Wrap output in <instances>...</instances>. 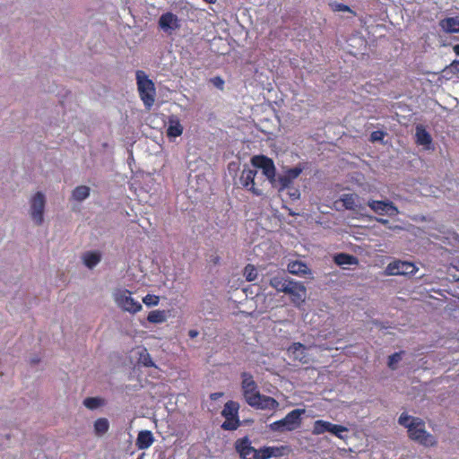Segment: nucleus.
<instances>
[{"label":"nucleus","mask_w":459,"mask_h":459,"mask_svg":"<svg viewBox=\"0 0 459 459\" xmlns=\"http://www.w3.org/2000/svg\"><path fill=\"white\" fill-rule=\"evenodd\" d=\"M398 423L407 429L411 440L425 446L436 445L437 439L426 430L425 422L421 419L402 413L398 419Z\"/></svg>","instance_id":"obj_1"},{"label":"nucleus","mask_w":459,"mask_h":459,"mask_svg":"<svg viewBox=\"0 0 459 459\" xmlns=\"http://www.w3.org/2000/svg\"><path fill=\"white\" fill-rule=\"evenodd\" d=\"M305 413L304 409H295L290 411L283 419L276 420L269 425L273 432L293 431L300 427L301 417Z\"/></svg>","instance_id":"obj_2"},{"label":"nucleus","mask_w":459,"mask_h":459,"mask_svg":"<svg viewBox=\"0 0 459 459\" xmlns=\"http://www.w3.org/2000/svg\"><path fill=\"white\" fill-rule=\"evenodd\" d=\"M137 87L144 106L150 108L154 103L155 87L143 71L136 72Z\"/></svg>","instance_id":"obj_3"},{"label":"nucleus","mask_w":459,"mask_h":459,"mask_svg":"<svg viewBox=\"0 0 459 459\" xmlns=\"http://www.w3.org/2000/svg\"><path fill=\"white\" fill-rule=\"evenodd\" d=\"M116 304L124 311L135 314L142 309V304L132 297V293L126 289H117L113 292Z\"/></svg>","instance_id":"obj_4"},{"label":"nucleus","mask_w":459,"mask_h":459,"mask_svg":"<svg viewBox=\"0 0 459 459\" xmlns=\"http://www.w3.org/2000/svg\"><path fill=\"white\" fill-rule=\"evenodd\" d=\"M30 214L32 221L37 225H41L43 222V215L46 205V197L43 193L37 192L30 201Z\"/></svg>","instance_id":"obj_5"},{"label":"nucleus","mask_w":459,"mask_h":459,"mask_svg":"<svg viewBox=\"0 0 459 459\" xmlns=\"http://www.w3.org/2000/svg\"><path fill=\"white\" fill-rule=\"evenodd\" d=\"M251 164L255 168L261 169L266 178L271 183H273L275 180L276 169L273 160L264 155H255L252 157Z\"/></svg>","instance_id":"obj_6"},{"label":"nucleus","mask_w":459,"mask_h":459,"mask_svg":"<svg viewBox=\"0 0 459 459\" xmlns=\"http://www.w3.org/2000/svg\"><path fill=\"white\" fill-rule=\"evenodd\" d=\"M417 267L414 264L395 260L390 263L385 268L386 275H413L417 272Z\"/></svg>","instance_id":"obj_7"},{"label":"nucleus","mask_w":459,"mask_h":459,"mask_svg":"<svg viewBox=\"0 0 459 459\" xmlns=\"http://www.w3.org/2000/svg\"><path fill=\"white\" fill-rule=\"evenodd\" d=\"M368 206L378 215L395 216L399 213L398 208L389 200L378 201L370 199L368 201Z\"/></svg>","instance_id":"obj_8"},{"label":"nucleus","mask_w":459,"mask_h":459,"mask_svg":"<svg viewBox=\"0 0 459 459\" xmlns=\"http://www.w3.org/2000/svg\"><path fill=\"white\" fill-rule=\"evenodd\" d=\"M257 174L255 169H251L248 166H245L241 172L239 182L243 187L251 191L255 195L260 196L263 195V191L255 187V178Z\"/></svg>","instance_id":"obj_9"},{"label":"nucleus","mask_w":459,"mask_h":459,"mask_svg":"<svg viewBox=\"0 0 459 459\" xmlns=\"http://www.w3.org/2000/svg\"><path fill=\"white\" fill-rule=\"evenodd\" d=\"M249 405L260 410H276L279 403L273 397L258 393L255 397L249 398Z\"/></svg>","instance_id":"obj_10"},{"label":"nucleus","mask_w":459,"mask_h":459,"mask_svg":"<svg viewBox=\"0 0 459 459\" xmlns=\"http://www.w3.org/2000/svg\"><path fill=\"white\" fill-rule=\"evenodd\" d=\"M159 26L164 32L171 34L180 27V20L173 13L167 12L159 18Z\"/></svg>","instance_id":"obj_11"},{"label":"nucleus","mask_w":459,"mask_h":459,"mask_svg":"<svg viewBox=\"0 0 459 459\" xmlns=\"http://www.w3.org/2000/svg\"><path fill=\"white\" fill-rule=\"evenodd\" d=\"M307 290L305 286L298 281L291 280L285 291L286 294L291 296V300L294 304H300L305 301Z\"/></svg>","instance_id":"obj_12"},{"label":"nucleus","mask_w":459,"mask_h":459,"mask_svg":"<svg viewBox=\"0 0 459 459\" xmlns=\"http://www.w3.org/2000/svg\"><path fill=\"white\" fill-rule=\"evenodd\" d=\"M235 446L242 459H255L256 449L251 446V441L248 437H245L238 439Z\"/></svg>","instance_id":"obj_13"},{"label":"nucleus","mask_w":459,"mask_h":459,"mask_svg":"<svg viewBox=\"0 0 459 459\" xmlns=\"http://www.w3.org/2000/svg\"><path fill=\"white\" fill-rule=\"evenodd\" d=\"M242 377V390L245 400L249 403V398L255 397L259 392L257 391V385L253 379L251 374L244 372L241 375Z\"/></svg>","instance_id":"obj_14"},{"label":"nucleus","mask_w":459,"mask_h":459,"mask_svg":"<svg viewBox=\"0 0 459 459\" xmlns=\"http://www.w3.org/2000/svg\"><path fill=\"white\" fill-rule=\"evenodd\" d=\"M289 355L295 360H298L303 364L310 362V358L307 354V348L300 342H293L288 348Z\"/></svg>","instance_id":"obj_15"},{"label":"nucleus","mask_w":459,"mask_h":459,"mask_svg":"<svg viewBox=\"0 0 459 459\" xmlns=\"http://www.w3.org/2000/svg\"><path fill=\"white\" fill-rule=\"evenodd\" d=\"M284 446H264L256 449L255 459H270L272 457H278L283 455Z\"/></svg>","instance_id":"obj_16"},{"label":"nucleus","mask_w":459,"mask_h":459,"mask_svg":"<svg viewBox=\"0 0 459 459\" xmlns=\"http://www.w3.org/2000/svg\"><path fill=\"white\" fill-rule=\"evenodd\" d=\"M415 137L416 143L423 146L424 149L430 150L432 148V137L422 125L416 126Z\"/></svg>","instance_id":"obj_17"},{"label":"nucleus","mask_w":459,"mask_h":459,"mask_svg":"<svg viewBox=\"0 0 459 459\" xmlns=\"http://www.w3.org/2000/svg\"><path fill=\"white\" fill-rule=\"evenodd\" d=\"M439 26L446 33H459V16L442 19L439 21Z\"/></svg>","instance_id":"obj_18"},{"label":"nucleus","mask_w":459,"mask_h":459,"mask_svg":"<svg viewBox=\"0 0 459 459\" xmlns=\"http://www.w3.org/2000/svg\"><path fill=\"white\" fill-rule=\"evenodd\" d=\"M183 133V126L177 116H170L168 120L167 135L169 138L180 136Z\"/></svg>","instance_id":"obj_19"},{"label":"nucleus","mask_w":459,"mask_h":459,"mask_svg":"<svg viewBox=\"0 0 459 459\" xmlns=\"http://www.w3.org/2000/svg\"><path fill=\"white\" fill-rule=\"evenodd\" d=\"M340 201L347 210L363 209L362 204L359 203V197L356 194H343Z\"/></svg>","instance_id":"obj_20"},{"label":"nucleus","mask_w":459,"mask_h":459,"mask_svg":"<svg viewBox=\"0 0 459 459\" xmlns=\"http://www.w3.org/2000/svg\"><path fill=\"white\" fill-rule=\"evenodd\" d=\"M154 442V437L150 430H141L136 438V446L140 450L149 448Z\"/></svg>","instance_id":"obj_21"},{"label":"nucleus","mask_w":459,"mask_h":459,"mask_svg":"<svg viewBox=\"0 0 459 459\" xmlns=\"http://www.w3.org/2000/svg\"><path fill=\"white\" fill-rule=\"evenodd\" d=\"M291 280L283 274H277L270 278V285L279 292L286 291Z\"/></svg>","instance_id":"obj_22"},{"label":"nucleus","mask_w":459,"mask_h":459,"mask_svg":"<svg viewBox=\"0 0 459 459\" xmlns=\"http://www.w3.org/2000/svg\"><path fill=\"white\" fill-rule=\"evenodd\" d=\"M288 271L290 273L298 276H304L307 273H310V270L307 264L300 261H293L289 263Z\"/></svg>","instance_id":"obj_23"},{"label":"nucleus","mask_w":459,"mask_h":459,"mask_svg":"<svg viewBox=\"0 0 459 459\" xmlns=\"http://www.w3.org/2000/svg\"><path fill=\"white\" fill-rule=\"evenodd\" d=\"M101 259V255L98 251H88L82 255V261L89 269L94 268Z\"/></svg>","instance_id":"obj_24"},{"label":"nucleus","mask_w":459,"mask_h":459,"mask_svg":"<svg viewBox=\"0 0 459 459\" xmlns=\"http://www.w3.org/2000/svg\"><path fill=\"white\" fill-rule=\"evenodd\" d=\"M238 404L233 401H229L225 403L221 415L229 420V418H237L238 412Z\"/></svg>","instance_id":"obj_25"},{"label":"nucleus","mask_w":459,"mask_h":459,"mask_svg":"<svg viewBox=\"0 0 459 459\" xmlns=\"http://www.w3.org/2000/svg\"><path fill=\"white\" fill-rule=\"evenodd\" d=\"M333 423L323 420H317L314 422L313 430L312 433L314 435H321L325 432L331 431V428L333 427Z\"/></svg>","instance_id":"obj_26"},{"label":"nucleus","mask_w":459,"mask_h":459,"mask_svg":"<svg viewBox=\"0 0 459 459\" xmlns=\"http://www.w3.org/2000/svg\"><path fill=\"white\" fill-rule=\"evenodd\" d=\"M138 355V364L143 365L144 367H156L151 355L145 348H139L137 351Z\"/></svg>","instance_id":"obj_27"},{"label":"nucleus","mask_w":459,"mask_h":459,"mask_svg":"<svg viewBox=\"0 0 459 459\" xmlns=\"http://www.w3.org/2000/svg\"><path fill=\"white\" fill-rule=\"evenodd\" d=\"M334 262L338 265H353L358 264V259L351 255L340 253L334 256Z\"/></svg>","instance_id":"obj_28"},{"label":"nucleus","mask_w":459,"mask_h":459,"mask_svg":"<svg viewBox=\"0 0 459 459\" xmlns=\"http://www.w3.org/2000/svg\"><path fill=\"white\" fill-rule=\"evenodd\" d=\"M91 189L86 186L75 187L72 193V197L77 202H82L90 196Z\"/></svg>","instance_id":"obj_29"},{"label":"nucleus","mask_w":459,"mask_h":459,"mask_svg":"<svg viewBox=\"0 0 459 459\" xmlns=\"http://www.w3.org/2000/svg\"><path fill=\"white\" fill-rule=\"evenodd\" d=\"M167 319V315L164 310H152L149 313L147 316V320L150 323L160 324L165 322Z\"/></svg>","instance_id":"obj_30"},{"label":"nucleus","mask_w":459,"mask_h":459,"mask_svg":"<svg viewBox=\"0 0 459 459\" xmlns=\"http://www.w3.org/2000/svg\"><path fill=\"white\" fill-rule=\"evenodd\" d=\"M109 428L108 420L105 418H100L94 422V430L97 435L105 434Z\"/></svg>","instance_id":"obj_31"},{"label":"nucleus","mask_w":459,"mask_h":459,"mask_svg":"<svg viewBox=\"0 0 459 459\" xmlns=\"http://www.w3.org/2000/svg\"><path fill=\"white\" fill-rule=\"evenodd\" d=\"M346 432H348V429L346 427L337 424H333L330 431L331 434L342 440L348 437L346 435H344Z\"/></svg>","instance_id":"obj_32"},{"label":"nucleus","mask_w":459,"mask_h":459,"mask_svg":"<svg viewBox=\"0 0 459 459\" xmlns=\"http://www.w3.org/2000/svg\"><path fill=\"white\" fill-rule=\"evenodd\" d=\"M102 404V400L98 397H88L84 399L83 405L90 409V410H95L98 407H100Z\"/></svg>","instance_id":"obj_33"},{"label":"nucleus","mask_w":459,"mask_h":459,"mask_svg":"<svg viewBox=\"0 0 459 459\" xmlns=\"http://www.w3.org/2000/svg\"><path fill=\"white\" fill-rule=\"evenodd\" d=\"M239 426L238 417L237 418H229V420L225 419V421L222 423L221 428L225 430H235Z\"/></svg>","instance_id":"obj_34"},{"label":"nucleus","mask_w":459,"mask_h":459,"mask_svg":"<svg viewBox=\"0 0 459 459\" xmlns=\"http://www.w3.org/2000/svg\"><path fill=\"white\" fill-rule=\"evenodd\" d=\"M244 276L248 281H255L257 277L256 268L252 264H247L244 269Z\"/></svg>","instance_id":"obj_35"},{"label":"nucleus","mask_w":459,"mask_h":459,"mask_svg":"<svg viewBox=\"0 0 459 459\" xmlns=\"http://www.w3.org/2000/svg\"><path fill=\"white\" fill-rule=\"evenodd\" d=\"M329 5L333 12H348L352 14H355L354 12L350 8V6H348L344 4L338 3V2H333V3H330Z\"/></svg>","instance_id":"obj_36"},{"label":"nucleus","mask_w":459,"mask_h":459,"mask_svg":"<svg viewBox=\"0 0 459 459\" xmlns=\"http://www.w3.org/2000/svg\"><path fill=\"white\" fill-rule=\"evenodd\" d=\"M402 353L403 352H395L389 356L388 358V367L391 369H394L396 364L402 359Z\"/></svg>","instance_id":"obj_37"},{"label":"nucleus","mask_w":459,"mask_h":459,"mask_svg":"<svg viewBox=\"0 0 459 459\" xmlns=\"http://www.w3.org/2000/svg\"><path fill=\"white\" fill-rule=\"evenodd\" d=\"M159 297L158 296H155V295H151V294H148L146 295L143 299V302L148 306V307H152V306H156L158 305L159 303Z\"/></svg>","instance_id":"obj_38"},{"label":"nucleus","mask_w":459,"mask_h":459,"mask_svg":"<svg viewBox=\"0 0 459 459\" xmlns=\"http://www.w3.org/2000/svg\"><path fill=\"white\" fill-rule=\"evenodd\" d=\"M278 181L280 184V190L288 188L292 183V180L290 178H289V177L286 174L283 176H281L279 178Z\"/></svg>","instance_id":"obj_39"},{"label":"nucleus","mask_w":459,"mask_h":459,"mask_svg":"<svg viewBox=\"0 0 459 459\" xmlns=\"http://www.w3.org/2000/svg\"><path fill=\"white\" fill-rule=\"evenodd\" d=\"M302 172V169L299 167H294L287 170L286 175L290 178L292 181L297 178Z\"/></svg>","instance_id":"obj_40"},{"label":"nucleus","mask_w":459,"mask_h":459,"mask_svg":"<svg viewBox=\"0 0 459 459\" xmlns=\"http://www.w3.org/2000/svg\"><path fill=\"white\" fill-rule=\"evenodd\" d=\"M210 82L217 89L223 90L225 82H224V80L221 76L212 77L210 79Z\"/></svg>","instance_id":"obj_41"},{"label":"nucleus","mask_w":459,"mask_h":459,"mask_svg":"<svg viewBox=\"0 0 459 459\" xmlns=\"http://www.w3.org/2000/svg\"><path fill=\"white\" fill-rule=\"evenodd\" d=\"M385 136V133L380 130H377L371 133L370 134V141L371 142H378L382 141Z\"/></svg>","instance_id":"obj_42"},{"label":"nucleus","mask_w":459,"mask_h":459,"mask_svg":"<svg viewBox=\"0 0 459 459\" xmlns=\"http://www.w3.org/2000/svg\"><path fill=\"white\" fill-rule=\"evenodd\" d=\"M376 221L386 227H388V229L392 230V229H394L395 227H392L390 226V223H389V221L386 220V219H384V218H376Z\"/></svg>","instance_id":"obj_43"},{"label":"nucleus","mask_w":459,"mask_h":459,"mask_svg":"<svg viewBox=\"0 0 459 459\" xmlns=\"http://www.w3.org/2000/svg\"><path fill=\"white\" fill-rule=\"evenodd\" d=\"M450 69L455 73H459V60H455L450 65Z\"/></svg>","instance_id":"obj_44"},{"label":"nucleus","mask_w":459,"mask_h":459,"mask_svg":"<svg viewBox=\"0 0 459 459\" xmlns=\"http://www.w3.org/2000/svg\"><path fill=\"white\" fill-rule=\"evenodd\" d=\"M290 196L292 199H299L300 196V193L299 190L295 189V190H293V192L290 193Z\"/></svg>","instance_id":"obj_45"},{"label":"nucleus","mask_w":459,"mask_h":459,"mask_svg":"<svg viewBox=\"0 0 459 459\" xmlns=\"http://www.w3.org/2000/svg\"><path fill=\"white\" fill-rule=\"evenodd\" d=\"M222 394H223L222 393H212L210 394V398H211V400L215 401V400L219 399L220 397H221Z\"/></svg>","instance_id":"obj_46"},{"label":"nucleus","mask_w":459,"mask_h":459,"mask_svg":"<svg viewBox=\"0 0 459 459\" xmlns=\"http://www.w3.org/2000/svg\"><path fill=\"white\" fill-rule=\"evenodd\" d=\"M198 334H199V333H198V331H196V330H190V331L188 332V335H189V337H190V338H192V339H193V338L197 337V336H198Z\"/></svg>","instance_id":"obj_47"},{"label":"nucleus","mask_w":459,"mask_h":459,"mask_svg":"<svg viewBox=\"0 0 459 459\" xmlns=\"http://www.w3.org/2000/svg\"><path fill=\"white\" fill-rule=\"evenodd\" d=\"M158 459H169V457L166 455L165 452H160L158 455Z\"/></svg>","instance_id":"obj_48"},{"label":"nucleus","mask_w":459,"mask_h":459,"mask_svg":"<svg viewBox=\"0 0 459 459\" xmlns=\"http://www.w3.org/2000/svg\"><path fill=\"white\" fill-rule=\"evenodd\" d=\"M453 50H454V52L455 53L456 56H459V44L455 45L453 47Z\"/></svg>","instance_id":"obj_49"},{"label":"nucleus","mask_w":459,"mask_h":459,"mask_svg":"<svg viewBox=\"0 0 459 459\" xmlns=\"http://www.w3.org/2000/svg\"><path fill=\"white\" fill-rule=\"evenodd\" d=\"M207 4H215L217 0H204Z\"/></svg>","instance_id":"obj_50"},{"label":"nucleus","mask_w":459,"mask_h":459,"mask_svg":"<svg viewBox=\"0 0 459 459\" xmlns=\"http://www.w3.org/2000/svg\"><path fill=\"white\" fill-rule=\"evenodd\" d=\"M32 362L36 363V362H38V359H33Z\"/></svg>","instance_id":"obj_51"}]
</instances>
